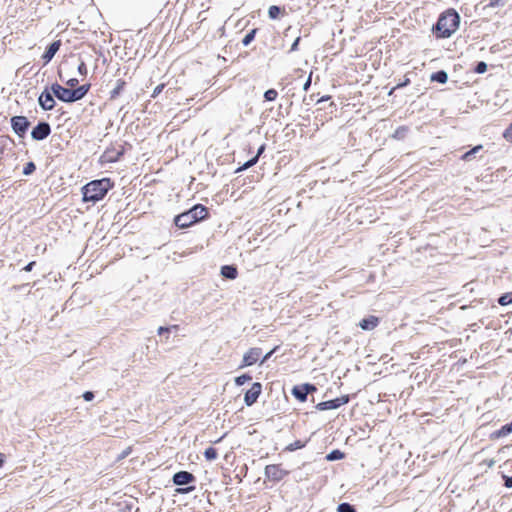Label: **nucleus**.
<instances>
[{
  "label": "nucleus",
  "mask_w": 512,
  "mask_h": 512,
  "mask_svg": "<svg viewBox=\"0 0 512 512\" xmlns=\"http://www.w3.org/2000/svg\"><path fill=\"white\" fill-rule=\"evenodd\" d=\"M83 398L86 400V401H91L93 398H94V394L90 391H87L83 394Z\"/></svg>",
  "instance_id": "37"
},
{
  "label": "nucleus",
  "mask_w": 512,
  "mask_h": 512,
  "mask_svg": "<svg viewBox=\"0 0 512 512\" xmlns=\"http://www.w3.org/2000/svg\"><path fill=\"white\" fill-rule=\"evenodd\" d=\"M12 129L19 136H23L29 126V122L24 116H14L11 119Z\"/></svg>",
  "instance_id": "6"
},
{
  "label": "nucleus",
  "mask_w": 512,
  "mask_h": 512,
  "mask_svg": "<svg viewBox=\"0 0 512 512\" xmlns=\"http://www.w3.org/2000/svg\"><path fill=\"white\" fill-rule=\"evenodd\" d=\"M52 93L61 101L74 102L82 99L88 91L86 86H80L77 89H70L62 87L59 84H53L51 86Z\"/></svg>",
  "instance_id": "3"
},
{
  "label": "nucleus",
  "mask_w": 512,
  "mask_h": 512,
  "mask_svg": "<svg viewBox=\"0 0 512 512\" xmlns=\"http://www.w3.org/2000/svg\"><path fill=\"white\" fill-rule=\"evenodd\" d=\"M338 512H355V509L348 503H342L337 508Z\"/></svg>",
  "instance_id": "25"
},
{
  "label": "nucleus",
  "mask_w": 512,
  "mask_h": 512,
  "mask_svg": "<svg viewBox=\"0 0 512 512\" xmlns=\"http://www.w3.org/2000/svg\"><path fill=\"white\" fill-rule=\"evenodd\" d=\"M167 331H168V328H166V327H159L158 328V333L159 334H162V333L167 332Z\"/></svg>",
  "instance_id": "43"
},
{
  "label": "nucleus",
  "mask_w": 512,
  "mask_h": 512,
  "mask_svg": "<svg viewBox=\"0 0 512 512\" xmlns=\"http://www.w3.org/2000/svg\"><path fill=\"white\" fill-rule=\"evenodd\" d=\"M78 71L80 74H86V65L84 62H81L79 65H78Z\"/></svg>",
  "instance_id": "36"
},
{
  "label": "nucleus",
  "mask_w": 512,
  "mask_h": 512,
  "mask_svg": "<svg viewBox=\"0 0 512 512\" xmlns=\"http://www.w3.org/2000/svg\"><path fill=\"white\" fill-rule=\"evenodd\" d=\"M221 274L225 278L235 279L237 277V270L233 266H223L221 269Z\"/></svg>",
  "instance_id": "17"
},
{
  "label": "nucleus",
  "mask_w": 512,
  "mask_h": 512,
  "mask_svg": "<svg viewBox=\"0 0 512 512\" xmlns=\"http://www.w3.org/2000/svg\"><path fill=\"white\" fill-rule=\"evenodd\" d=\"M275 350H276V348H274L273 350H271L270 352H268V353L264 356V358L262 359L261 364H263L265 361H267V360L270 358V356L274 353V351H275Z\"/></svg>",
  "instance_id": "39"
},
{
  "label": "nucleus",
  "mask_w": 512,
  "mask_h": 512,
  "mask_svg": "<svg viewBox=\"0 0 512 512\" xmlns=\"http://www.w3.org/2000/svg\"><path fill=\"white\" fill-rule=\"evenodd\" d=\"M174 223L179 228H187L196 223L191 211H186L175 217Z\"/></svg>",
  "instance_id": "7"
},
{
  "label": "nucleus",
  "mask_w": 512,
  "mask_h": 512,
  "mask_svg": "<svg viewBox=\"0 0 512 512\" xmlns=\"http://www.w3.org/2000/svg\"><path fill=\"white\" fill-rule=\"evenodd\" d=\"M475 71L479 74H482L487 71V64L483 61L479 62L476 66Z\"/></svg>",
  "instance_id": "29"
},
{
  "label": "nucleus",
  "mask_w": 512,
  "mask_h": 512,
  "mask_svg": "<svg viewBox=\"0 0 512 512\" xmlns=\"http://www.w3.org/2000/svg\"><path fill=\"white\" fill-rule=\"evenodd\" d=\"M111 187L112 184L108 178L91 181L82 188L83 200L97 202L106 195Z\"/></svg>",
  "instance_id": "1"
},
{
  "label": "nucleus",
  "mask_w": 512,
  "mask_h": 512,
  "mask_svg": "<svg viewBox=\"0 0 512 512\" xmlns=\"http://www.w3.org/2000/svg\"><path fill=\"white\" fill-rule=\"evenodd\" d=\"M204 455L207 460L211 461V460H215L217 458L218 453H217L216 449H214L213 447H208L205 450Z\"/></svg>",
  "instance_id": "21"
},
{
  "label": "nucleus",
  "mask_w": 512,
  "mask_h": 512,
  "mask_svg": "<svg viewBox=\"0 0 512 512\" xmlns=\"http://www.w3.org/2000/svg\"><path fill=\"white\" fill-rule=\"evenodd\" d=\"M377 324H378V318L374 317V316H370L366 319H363L359 325L363 330H372L377 326Z\"/></svg>",
  "instance_id": "15"
},
{
  "label": "nucleus",
  "mask_w": 512,
  "mask_h": 512,
  "mask_svg": "<svg viewBox=\"0 0 512 512\" xmlns=\"http://www.w3.org/2000/svg\"><path fill=\"white\" fill-rule=\"evenodd\" d=\"M193 480H194V476L187 471L177 472L173 476L174 484L179 485V486L188 484V483L192 482Z\"/></svg>",
  "instance_id": "12"
},
{
  "label": "nucleus",
  "mask_w": 512,
  "mask_h": 512,
  "mask_svg": "<svg viewBox=\"0 0 512 512\" xmlns=\"http://www.w3.org/2000/svg\"><path fill=\"white\" fill-rule=\"evenodd\" d=\"M279 13H280L279 7H277V6H270V8L268 10V14H269L270 18H272V19L277 18Z\"/></svg>",
  "instance_id": "27"
},
{
  "label": "nucleus",
  "mask_w": 512,
  "mask_h": 512,
  "mask_svg": "<svg viewBox=\"0 0 512 512\" xmlns=\"http://www.w3.org/2000/svg\"><path fill=\"white\" fill-rule=\"evenodd\" d=\"M262 386L260 383L256 382L252 385V387L245 393L244 401L247 406H251L254 404L260 393H261Z\"/></svg>",
  "instance_id": "8"
},
{
  "label": "nucleus",
  "mask_w": 512,
  "mask_h": 512,
  "mask_svg": "<svg viewBox=\"0 0 512 512\" xmlns=\"http://www.w3.org/2000/svg\"><path fill=\"white\" fill-rule=\"evenodd\" d=\"M61 46V42L59 40L54 41L46 50V52L43 54V59L45 60V63H48L52 60L54 55L57 53Z\"/></svg>",
  "instance_id": "13"
},
{
  "label": "nucleus",
  "mask_w": 512,
  "mask_h": 512,
  "mask_svg": "<svg viewBox=\"0 0 512 512\" xmlns=\"http://www.w3.org/2000/svg\"><path fill=\"white\" fill-rule=\"evenodd\" d=\"M66 84L70 88H73V87H75L78 84V80L76 78H71V79L67 80Z\"/></svg>",
  "instance_id": "35"
},
{
  "label": "nucleus",
  "mask_w": 512,
  "mask_h": 512,
  "mask_svg": "<svg viewBox=\"0 0 512 512\" xmlns=\"http://www.w3.org/2000/svg\"><path fill=\"white\" fill-rule=\"evenodd\" d=\"M348 401H349L348 396H341V397L333 399V400H328V401L318 403L316 405V409H318L320 411L333 410V409H337L338 407H340L342 405H345L346 403H348Z\"/></svg>",
  "instance_id": "4"
},
{
  "label": "nucleus",
  "mask_w": 512,
  "mask_h": 512,
  "mask_svg": "<svg viewBox=\"0 0 512 512\" xmlns=\"http://www.w3.org/2000/svg\"><path fill=\"white\" fill-rule=\"evenodd\" d=\"M344 457V454L339 451V450H334L332 452H330L327 456H326V459L328 461H334V460H339V459H342Z\"/></svg>",
  "instance_id": "22"
},
{
  "label": "nucleus",
  "mask_w": 512,
  "mask_h": 512,
  "mask_svg": "<svg viewBox=\"0 0 512 512\" xmlns=\"http://www.w3.org/2000/svg\"><path fill=\"white\" fill-rule=\"evenodd\" d=\"M504 138L508 141V142H512V123L509 125V127L505 130L504 134H503Z\"/></svg>",
  "instance_id": "31"
},
{
  "label": "nucleus",
  "mask_w": 512,
  "mask_h": 512,
  "mask_svg": "<svg viewBox=\"0 0 512 512\" xmlns=\"http://www.w3.org/2000/svg\"><path fill=\"white\" fill-rule=\"evenodd\" d=\"M52 94V91H43L40 94L38 102L42 109L51 110L54 108L55 101Z\"/></svg>",
  "instance_id": "11"
},
{
  "label": "nucleus",
  "mask_w": 512,
  "mask_h": 512,
  "mask_svg": "<svg viewBox=\"0 0 512 512\" xmlns=\"http://www.w3.org/2000/svg\"><path fill=\"white\" fill-rule=\"evenodd\" d=\"M292 394L297 398L299 399L300 401L304 402L306 401V398H307V387H304L303 385L301 386H296L293 388L292 390Z\"/></svg>",
  "instance_id": "16"
},
{
  "label": "nucleus",
  "mask_w": 512,
  "mask_h": 512,
  "mask_svg": "<svg viewBox=\"0 0 512 512\" xmlns=\"http://www.w3.org/2000/svg\"><path fill=\"white\" fill-rule=\"evenodd\" d=\"M299 38H296V40L293 42L292 46H291V51H295L298 47V43H299Z\"/></svg>",
  "instance_id": "41"
},
{
  "label": "nucleus",
  "mask_w": 512,
  "mask_h": 512,
  "mask_svg": "<svg viewBox=\"0 0 512 512\" xmlns=\"http://www.w3.org/2000/svg\"><path fill=\"white\" fill-rule=\"evenodd\" d=\"M500 0H492L491 3H490V6H496L498 5Z\"/></svg>",
  "instance_id": "45"
},
{
  "label": "nucleus",
  "mask_w": 512,
  "mask_h": 512,
  "mask_svg": "<svg viewBox=\"0 0 512 512\" xmlns=\"http://www.w3.org/2000/svg\"><path fill=\"white\" fill-rule=\"evenodd\" d=\"M255 30H252L251 32H249L242 40V43L244 46H247L250 44V42L254 39V36H255Z\"/></svg>",
  "instance_id": "28"
},
{
  "label": "nucleus",
  "mask_w": 512,
  "mask_h": 512,
  "mask_svg": "<svg viewBox=\"0 0 512 512\" xmlns=\"http://www.w3.org/2000/svg\"><path fill=\"white\" fill-rule=\"evenodd\" d=\"M34 170H35V165L32 162H30L25 167L24 174L28 175V174L32 173Z\"/></svg>",
  "instance_id": "34"
},
{
  "label": "nucleus",
  "mask_w": 512,
  "mask_h": 512,
  "mask_svg": "<svg viewBox=\"0 0 512 512\" xmlns=\"http://www.w3.org/2000/svg\"><path fill=\"white\" fill-rule=\"evenodd\" d=\"M512 303V294H505L499 298V304L506 306Z\"/></svg>",
  "instance_id": "23"
},
{
  "label": "nucleus",
  "mask_w": 512,
  "mask_h": 512,
  "mask_svg": "<svg viewBox=\"0 0 512 512\" xmlns=\"http://www.w3.org/2000/svg\"><path fill=\"white\" fill-rule=\"evenodd\" d=\"M303 386H304V387H307V393H309V392H313V391H315V390H316V387H315V386H313V385H310V384H304Z\"/></svg>",
  "instance_id": "40"
},
{
  "label": "nucleus",
  "mask_w": 512,
  "mask_h": 512,
  "mask_svg": "<svg viewBox=\"0 0 512 512\" xmlns=\"http://www.w3.org/2000/svg\"><path fill=\"white\" fill-rule=\"evenodd\" d=\"M505 485L508 488H512V477L506 478Z\"/></svg>",
  "instance_id": "42"
},
{
  "label": "nucleus",
  "mask_w": 512,
  "mask_h": 512,
  "mask_svg": "<svg viewBox=\"0 0 512 512\" xmlns=\"http://www.w3.org/2000/svg\"><path fill=\"white\" fill-rule=\"evenodd\" d=\"M302 447H304V444L301 442V441H296L292 444H290L287 449L289 451H294V450H297V449H301Z\"/></svg>",
  "instance_id": "30"
},
{
  "label": "nucleus",
  "mask_w": 512,
  "mask_h": 512,
  "mask_svg": "<svg viewBox=\"0 0 512 512\" xmlns=\"http://www.w3.org/2000/svg\"><path fill=\"white\" fill-rule=\"evenodd\" d=\"M33 265H34V262L29 263V264L25 267V270H26V271H31V269H32V266H33Z\"/></svg>",
  "instance_id": "44"
},
{
  "label": "nucleus",
  "mask_w": 512,
  "mask_h": 512,
  "mask_svg": "<svg viewBox=\"0 0 512 512\" xmlns=\"http://www.w3.org/2000/svg\"><path fill=\"white\" fill-rule=\"evenodd\" d=\"M287 473V471L283 470L278 465H267L264 471L266 478L273 481L282 480L287 475Z\"/></svg>",
  "instance_id": "5"
},
{
  "label": "nucleus",
  "mask_w": 512,
  "mask_h": 512,
  "mask_svg": "<svg viewBox=\"0 0 512 512\" xmlns=\"http://www.w3.org/2000/svg\"><path fill=\"white\" fill-rule=\"evenodd\" d=\"M261 349L260 348H251L249 349L244 355H243V364L242 367L245 366H251L255 364L260 356H261Z\"/></svg>",
  "instance_id": "9"
},
{
  "label": "nucleus",
  "mask_w": 512,
  "mask_h": 512,
  "mask_svg": "<svg viewBox=\"0 0 512 512\" xmlns=\"http://www.w3.org/2000/svg\"><path fill=\"white\" fill-rule=\"evenodd\" d=\"M512 432V422L504 425L499 431L493 433V437L499 438L509 435Z\"/></svg>",
  "instance_id": "18"
},
{
  "label": "nucleus",
  "mask_w": 512,
  "mask_h": 512,
  "mask_svg": "<svg viewBox=\"0 0 512 512\" xmlns=\"http://www.w3.org/2000/svg\"><path fill=\"white\" fill-rule=\"evenodd\" d=\"M190 211H191L194 219L196 220V222L205 219L207 216V209L203 205H200V204L192 207L190 209Z\"/></svg>",
  "instance_id": "14"
},
{
  "label": "nucleus",
  "mask_w": 512,
  "mask_h": 512,
  "mask_svg": "<svg viewBox=\"0 0 512 512\" xmlns=\"http://www.w3.org/2000/svg\"><path fill=\"white\" fill-rule=\"evenodd\" d=\"M431 80L444 84L448 80V75L445 71H439L431 76Z\"/></svg>",
  "instance_id": "19"
},
{
  "label": "nucleus",
  "mask_w": 512,
  "mask_h": 512,
  "mask_svg": "<svg viewBox=\"0 0 512 512\" xmlns=\"http://www.w3.org/2000/svg\"><path fill=\"white\" fill-rule=\"evenodd\" d=\"M481 148H482V146H481V145L474 147L472 150H470V151H468L467 153H465V154H464V156H463V158H464L465 160H468V159H469V157H470L471 155H473L474 153H476V152H477L478 150H480Z\"/></svg>",
  "instance_id": "32"
},
{
  "label": "nucleus",
  "mask_w": 512,
  "mask_h": 512,
  "mask_svg": "<svg viewBox=\"0 0 512 512\" xmlns=\"http://www.w3.org/2000/svg\"><path fill=\"white\" fill-rule=\"evenodd\" d=\"M460 16L454 10L446 11L438 20L436 30L442 38L450 37L459 27Z\"/></svg>",
  "instance_id": "2"
},
{
  "label": "nucleus",
  "mask_w": 512,
  "mask_h": 512,
  "mask_svg": "<svg viewBox=\"0 0 512 512\" xmlns=\"http://www.w3.org/2000/svg\"><path fill=\"white\" fill-rule=\"evenodd\" d=\"M164 89V84H160L158 86H156L153 90V93H152V97L155 98L157 97Z\"/></svg>",
  "instance_id": "33"
},
{
  "label": "nucleus",
  "mask_w": 512,
  "mask_h": 512,
  "mask_svg": "<svg viewBox=\"0 0 512 512\" xmlns=\"http://www.w3.org/2000/svg\"><path fill=\"white\" fill-rule=\"evenodd\" d=\"M4 463V455L0 453V467L3 465Z\"/></svg>",
  "instance_id": "46"
},
{
  "label": "nucleus",
  "mask_w": 512,
  "mask_h": 512,
  "mask_svg": "<svg viewBox=\"0 0 512 512\" xmlns=\"http://www.w3.org/2000/svg\"><path fill=\"white\" fill-rule=\"evenodd\" d=\"M311 85V74L309 75L308 79L306 80V82L304 83L303 85V90L304 91H307L308 88L310 87Z\"/></svg>",
  "instance_id": "38"
},
{
  "label": "nucleus",
  "mask_w": 512,
  "mask_h": 512,
  "mask_svg": "<svg viewBox=\"0 0 512 512\" xmlns=\"http://www.w3.org/2000/svg\"><path fill=\"white\" fill-rule=\"evenodd\" d=\"M251 380V377L249 375L243 374L235 378V383L238 386H241Z\"/></svg>",
  "instance_id": "24"
},
{
  "label": "nucleus",
  "mask_w": 512,
  "mask_h": 512,
  "mask_svg": "<svg viewBox=\"0 0 512 512\" xmlns=\"http://www.w3.org/2000/svg\"><path fill=\"white\" fill-rule=\"evenodd\" d=\"M50 126L48 123H39L31 132V136L35 140H43L50 134Z\"/></svg>",
  "instance_id": "10"
},
{
  "label": "nucleus",
  "mask_w": 512,
  "mask_h": 512,
  "mask_svg": "<svg viewBox=\"0 0 512 512\" xmlns=\"http://www.w3.org/2000/svg\"><path fill=\"white\" fill-rule=\"evenodd\" d=\"M264 97L267 101H273L277 97V91L274 89H269L265 92Z\"/></svg>",
  "instance_id": "26"
},
{
  "label": "nucleus",
  "mask_w": 512,
  "mask_h": 512,
  "mask_svg": "<svg viewBox=\"0 0 512 512\" xmlns=\"http://www.w3.org/2000/svg\"><path fill=\"white\" fill-rule=\"evenodd\" d=\"M264 149H265V146H264V145H262V146L258 149L257 155H256L254 158H252L251 160H249L248 162H246V163L243 165V167H242L241 169H242V170H243V169H248L249 167H251V166H253L254 164H256V163H257V161H258V157L263 153Z\"/></svg>",
  "instance_id": "20"
}]
</instances>
